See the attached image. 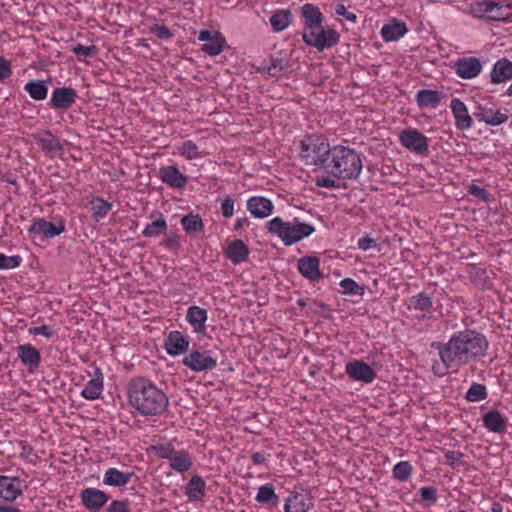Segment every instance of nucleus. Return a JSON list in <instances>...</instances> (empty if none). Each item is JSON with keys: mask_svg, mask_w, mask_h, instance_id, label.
I'll return each mask as SVG.
<instances>
[{"mask_svg": "<svg viewBox=\"0 0 512 512\" xmlns=\"http://www.w3.org/2000/svg\"><path fill=\"white\" fill-rule=\"evenodd\" d=\"M432 347L439 353L441 363L436 362L432 370L436 376H445L449 369L458 368L485 355L488 349L486 337L474 330L466 329L455 333L448 342H433Z\"/></svg>", "mask_w": 512, "mask_h": 512, "instance_id": "nucleus-1", "label": "nucleus"}, {"mask_svg": "<svg viewBox=\"0 0 512 512\" xmlns=\"http://www.w3.org/2000/svg\"><path fill=\"white\" fill-rule=\"evenodd\" d=\"M130 404L143 415H159L168 404V397L153 383L145 378H135L129 385Z\"/></svg>", "mask_w": 512, "mask_h": 512, "instance_id": "nucleus-2", "label": "nucleus"}, {"mask_svg": "<svg viewBox=\"0 0 512 512\" xmlns=\"http://www.w3.org/2000/svg\"><path fill=\"white\" fill-rule=\"evenodd\" d=\"M330 175L342 179H356L362 170V160L360 155L353 149L344 146H334L331 148L328 159L324 167Z\"/></svg>", "mask_w": 512, "mask_h": 512, "instance_id": "nucleus-3", "label": "nucleus"}, {"mask_svg": "<svg viewBox=\"0 0 512 512\" xmlns=\"http://www.w3.org/2000/svg\"><path fill=\"white\" fill-rule=\"evenodd\" d=\"M330 152L329 144L319 136L312 135L301 142L300 155L306 160L307 164L323 168Z\"/></svg>", "mask_w": 512, "mask_h": 512, "instance_id": "nucleus-4", "label": "nucleus"}, {"mask_svg": "<svg viewBox=\"0 0 512 512\" xmlns=\"http://www.w3.org/2000/svg\"><path fill=\"white\" fill-rule=\"evenodd\" d=\"M303 41L321 52L336 45L339 41V34L333 28L325 29L321 23L316 27L305 29Z\"/></svg>", "mask_w": 512, "mask_h": 512, "instance_id": "nucleus-5", "label": "nucleus"}, {"mask_svg": "<svg viewBox=\"0 0 512 512\" xmlns=\"http://www.w3.org/2000/svg\"><path fill=\"white\" fill-rule=\"evenodd\" d=\"M183 365L195 372L213 370L217 361L207 352L192 351L182 360Z\"/></svg>", "mask_w": 512, "mask_h": 512, "instance_id": "nucleus-6", "label": "nucleus"}, {"mask_svg": "<svg viewBox=\"0 0 512 512\" xmlns=\"http://www.w3.org/2000/svg\"><path fill=\"white\" fill-rule=\"evenodd\" d=\"M476 12L479 13L480 17H486L493 21H505L510 17L509 6H503L491 0L477 3Z\"/></svg>", "mask_w": 512, "mask_h": 512, "instance_id": "nucleus-7", "label": "nucleus"}, {"mask_svg": "<svg viewBox=\"0 0 512 512\" xmlns=\"http://www.w3.org/2000/svg\"><path fill=\"white\" fill-rule=\"evenodd\" d=\"M198 39L205 42L201 50L210 56L219 55L226 45L225 37L220 32L211 33L209 30H201Z\"/></svg>", "mask_w": 512, "mask_h": 512, "instance_id": "nucleus-8", "label": "nucleus"}, {"mask_svg": "<svg viewBox=\"0 0 512 512\" xmlns=\"http://www.w3.org/2000/svg\"><path fill=\"white\" fill-rule=\"evenodd\" d=\"M401 144L416 153H423L428 150V139L416 129H406L400 133Z\"/></svg>", "mask_w": 512, "mask_h": 512, "instance_id": "nucleus-9", "label": "nucleus"}, {"mask_svg": "<svg viewBox=\"0 0 512 512\" xmlns=\"http://www.w3.org/2000/svg\"><path fill=\"white\" fill-rule=\"evenodd\" d=\"M80 498L83 505L92 512L100 510L108 501L109 496L97 488H86L81 491Z\"/></svg>", "mask_w": 512, "mask_h": 512, "instance_id": "nucleus-10", "label": "nucleus"}, {"mask_svg": "<svg viewBox=\"0 0 512 512\" xmlns=\"http://www.w3.org/2000/svg\"><path fill=\"white\" fill-rule=\"evenodd\" d=\"M346 373L350 378L365 383L372 382L375 377V371L365 362L355 360L346 364Z\"/></svg>", "mask_w": 512, "mask_h": 512, "instance_id": "nucleus-11", "label": "nucleus"}, {"mask_svg": "<svg viewBox=\"0 0 512 512\" xmlns=\"http://www.w3.org/2000/svg\"><path fill=\"white\" fill-rule=\"evenodd\" d=\"M65 230L63 223L58 225L46 221L43 218H38L32 222L29 227V232L34 236H43L45 238H52L60 235Z\"/></svg>", "mask_w": 512, "mask_h": 512, "instance_id": "nucleus-12", "label": "nucleus"}, {"mask_svg": "<svg viewBox=\"0 0 512 512\" xmlns=\"http://www.w3.org/2000/svg\"><path fill=\"white\" fill-rule=\"evenodd\" d=\"M77 93L70 87H57L52 93L50 106L55 109H68L76 101Z\"/></svg>", "mask_w": 512, "mask_h": 512, "instance_id": "nucleus-13", "label": "nucleus"}, {"mask_svg": "<svg viewBox=\"0 0 512 512\" xmlns=\"http://www.w3.org/2000/svg\"><path fill=\"white\" fill-rule=\"evenodd\" d=\"M21 494V480L18 477L0 475V498L6 501H14Z\"/></svg>", "mask_w": 512, "mask_h": 512, "instance_id": "nucleus-14", "label": "nucleus"}, {"mask_svg": "<svg viewBox=\"0 0 512 512\" xmlns=\"http://www.w3.org/2000/svg\"><path fill=\"white\" fill-rule=\"evenodd\" d=\"M313 505L309 492L302 490L289 497L284 505L285 512H307Z\"/></svg>", "mask_w": 512, "mask_h": 512, "instance_id": "nucleus-15", "label": "nucleus"}, {"mask_svg": "<svg viewBox=\"0 0 512 512\" xmlns=\"http://www.w3.org/2000/svg\"><path fill=\"white\" fill-rule=\"evenodd\" d=\"M481 69L482 65L476 57L461 58L455 63L456 74L463 79L476 77Z\"/></svg>", "mask_w": 512, "mask_h": 512, "instance_id": "nucleus-16", "label": "nucleus"}, {"mask_svg": "<svg viewBox=\"0 0 512 512\" xmlns=\"http://www.w3.org/2000/svg\"><path fill=\"white\" fill-rule=\"evenodd\" d=\"M189 348V339L180 331H171L165 340V349L171 356L181 355L187 352Z\"/></svg>", "mask_w": 512, "mask_h": 512, "instance_id": "nucleus-17", "label": "nucleus"}, {"mask_svg": "<svg viewBox=\"0 0 512 512\" xmlns=\"http://www.w3.org/2000/svg\"><path fill=\"white\" fill-rule=\"evenodd\" d=\"M272 202L261 196H253L247 201V209L257 218H266L273 212Z\"/></svg>", "mask_w": 512, "mask_h": 512, "instance_id": "nucleus-18", "label": "nucleus"}, {"mask_svg": "<svg viewBox=\"0 0 512 512\" xmlns=\"http://www.w3.org/2000/svg\"><path fill=\"white\" fill-rule=\"evenodd\" d=\"M320 262L317 257L304 256L298 260V270L307 279L311 281L319 280L322 276Z\"/></svg>", "mask_w": 512, "mask_h": 512, "instance_id": "nucleus-19", "label": "nucleus"}, {"mask_svg": "<svg viewBox=\"0 0 512 512\" xmlns=\"http://www.w3.org/2000/svg\"><path fill=\"white\" fill-rule=\"evenodd\" d=\"M450 107L455 117L457 128L464 130L472 126V118L468 114L467 107L463 101L453 98Z\"/></svg>", "mask_w": 512, "mask_h": 512, "instance_id": "nucleus-20", "label": "nucleus"}, {"mask_svg": "<svg viewBox=\"0 0 512 512\" xmlns=\"http://www.w3.org/2000/svg\"><path fill=\"white\" fill-rule=\"evenodd\" d=\"M294 220L292 222H284L280 217H275L267 223V230L270 234L278 236L286 246L288 245V237L292 235Z\"/></svg>", "mask_w": 512, "mask_h": 512, "instance_id": "nucleus-21", "label": "nucleus"}, {"mask_svg": "<svg viewBox=\"0 0 512 512\" xmlns=\"http://www.w3.org/2000/svg\"><path fill=\"white\" fill-rule=\"evenodd\" d=\"M134 476L132 472H122L116 468H109L103 476V483L107 486L123 487Z\"/></svg>", "mask_w": 512, "mask_h": 512, "instance_id": "nucleus-22", "label": "nucleus"}, {"mask_svg": "<svg viewBox=\"0 0 512 512\" xmlns=\"http://www.w3.org/2000/svg\"><path fill=\"white\" fill-rule=\"evenodd\" d=\"M163 182L174 188H182L187 183V178L174 166H166L160 169Z\"/></svg>", "mask_w": 512, "mask_h": 512, "instance_id": "nucleus-23", "label": "nucleus"}, {"mask_svg": "<svg viewBox=\"0 0 512 512\" xmlns=\"http://www.w3.org/2000/svg\"><path fill=\"white\" fill-rule=\"evenodd\" d=\"M186 318L196 333L204 332L207 320V311L204 308L198 306L189 307Z\"/></svg>", "mask_w": 512, "mask_h": 512, "instance_id": "nucleus-24", "label": "nucleus"}, {"mask_svg": "<svg viewBox=\"0 0 512 512\" xmlns=\"http://www.w3.org/2000/svg\"><path fill=\"white\" fill-rule=\"evenodd\" d=\"M18 356L22 363L30 369L37 368L41 361L39 351L30 344L20 345L18 347Z\"/></svg>", "mask_w": 512, "mask_h": 512, "instance_id": "nucleus-25", "label": "nucleus"}, {"mask_svg": "<svg viewBox=\"0 0 512 512\" xmlns=\"http://www.w3.org/2000/svg\"><path fill=\"white\" fill-rule=\"evenodd\" d=\"M512 78V62L502 59L494 64L491 72V82L498 84Z\"/></svg>", "mask_w": 512, "mask_h": 512, "instance_id": "nucleus-26", "label": "nucleus"}, {"mask_svg": "<svg viewBox=\"0 0 512 512\" xmlns=\"http://www.w3.org/2000/svg\"><path fill=\"white\" fill-rule=\"evenodd\" d=\"M226 255L233 263H241L247 260L249 249L242 240H234L229 243Z\"/></svg>", "mask_w": 512, "mask_h": 512, "instance_id": "nucleus-27", "label": "nucleus"}, {"mask_svg": "<svg viewBox=\"0 0 512 512\" xmlns=\"http://www.w3.org/2000/svg\"><path fill=\"white\" fill-rule=\"evenodd\" d=\"M315 231V228L307 223L300 222L297 218L294 219L293 232L291 236H286L288 239V245L291 246L305 237L310 236Z\"/></svg>", "mask_w": 512, "mask_h": 512, "instance_id": "nucleus-28", "label": "nucleus"}, {"mask_svg": "<svg viewBox=\"0 0 512 512\" xmlns=\"http://www.w3.org/2000/svg\"><path fill=\"white\" fill-rule=\"evenodd\" d=\"M189 500H201L205 494V482L200 476H193L185 487Z\"/></svg>", "mask_w": 512, "mask_h": 512, "instance_id": "nucleus-29", "label": "nucleus"}, {"mask_svg": "<svg viewBox=\"0 0 512 512\" xmlns=\"http://www.w3.org/2000/svg\"><path fill=\"white\" fill-rule=\"evenodd\" d=\"M407 32V27L404 22L395 21L391 24H386L381 29L382 38L385 41H396Z\"/></svg>", "mask_w": 512, "mask_h": 512, "instance_id": "nucleus-30", "label": "nucleus"}, {"mask_svg": "<svg viewBox=\"0 0 512 512\" xmlns=\"http://www.w3.org/2000/svg\"><path fill=\"white\" fill-rule=\"evenodd\" d=\"M442 93L437 90L422 89L417 93V103L420 107H437L442 99Z\"/></svg>", "mask_w": 512, "mask_h": 512, "instance_id": "nucleus-31", "label": "nucleus"}, {"mask_svg": "<svg viewBox=\"0 0 512 512\" xmlns=\"http://www.w3.org/2000/svg\"><path fill=\"white\" fill-rule=\"evenodd\" d=\"M35 139L37 144L45 151L58 152L62 150V145L59 139L49 131L35 136Z\"/></svg>", "mask_w": 512, "mask_h": 512, "instance_id": "nucleus-32", "label": "nucleus"}, {"mask_svg": "<svg viewBox=\"0 0 512 512\" xmlns=\"http://www.w3.org/2000/svg\"><path fill=\"white\" fill-rule=\"evenodd\" d=\"M302 14L305 18V29L316 27L323 21L322 13L315 5L305 4L302 7Z\"/></svg>", "mask_w": 512, "mask_h": 512, "instance_id": "nucleus-33", "label": "nucleus"}, {"mask_svg": "<svg viewBox=\"0 0 512 512\" xmlns=\"http://www.w3.org/2000/svg\"><path fill=\"white\" fill-rule=\"evenodd\" d=\"M24 90L29 94V96L33 100L36 101L46 99L48 94V87L42 80H31L27 82L24 86Z\"/></svg>", "mask_w": 512, "mask_h": 512, "instance_id": "nucleus-34", "label": "nucleus"}, {"mask_svg": "<svg viewBox=\"0 0 512 512\" xmlns=\"http://www.w3.org/2000/svg\"><path fill=\"white\" fill-rule=\"evenodd\" d=\"M475 116L479 121H483L488 125L497 126L502 123H505L508 119V116L500 111L494 112L491 109H482L480 112L475 113Z\"/></svg>", "mask_w": 512, "mask_h": 512, "instance_id": "nucleus-35", "label": "nucleus"}, {"mask_svg": "<svg viewBox=\"0 0 512 512\" xmlns=\"http://www.w3.org/2000/svg\"><path fill=\"white\" fill-rule=\"evenodd\" d=\"M292 20L290 10H278L270 18V24L274 32H281L286 29Z\"/></svg>", "mask_w": 512, "mask_h": 512, "instance_id": "nucleus-36", "label": "nucleus"}, {"mask_svg": "<svg viewBox=\"0 0 512 512\" xmlns=\"http://www.w3.org/2000/svg\"><path fill=\"white\" fill-rule=\"evenodd\" d=\"M291 68L290 58L286 55L272 58L270 65L265 68L270 76H277Z\"/></svg>", "mask_w": 512, "mask_h": 512, "instance_id": "nucleus-37", "label": "nucleus"}, {"mask_svg": "<svg viewBox=\"0 0 512 512\" xmlns=\"http://www.w3.org/2000/svg\"><path fill=\"white\" fill-rule=\"evenodd\" d=\"M485 427L492 432H502L505 429V421L501 413L493 410L484 416Z\"/></svg>", "mask_w": 512, "mask_h": 512, "instance_id": "nucleus-38", "label": "nucleus"}, {"mask_svg": "<svg viewBox=\"0 0 512 512\" xmlns=\"http://www.w3.org/2000/svg\"><path fill=\"white\" fill-rule=\"evenodd\" d=\"M103 390V381L102 377H95L88 381L85 385L84 389L81 392V395L87 400H95L97 399Z\"/></svg>", "mask_w": 512, "mask_h": 512, "instance_id": "nucleus-39", "label": "nucleus"}, {"mask_svg": "<svg viewBox=\"0 0 512 512\" xmlns=\"http://www.w3.org/2000/svg\"><path fill=\"white\" fill-rule=\"evenodd\" d=\"M170 466L175 471L185 472L191 468L192 461L187 452H175L170 460Z\"/></svg>", "mask_w": 512, "mask_h": 512, "instance_id": "nucleus-40", "label": "nucleus"}, {"mask_svg": "<svg viewBox=\"0 0 512 512\" xmlns=\"http://www.w3.org/2000/svg\"><path fill=\"white\" fill-rule=\"evenodd\" d=\"M256 501L259 503H271L272 505H277L279 497L275 494L272 484H265L259 488L256 495Z\"/></svg>", "mask_w": 512, "mask_h": 512, "instance_id": "nucleus-41", "label": "nucleus"}, {"mask_svg": "<svg viewBox=\"0 0 512 512\" xmlns=\"http://www.w3.org/2000/svg\"><path fill=\"white\" fill-rule=\"evenodd\" d=\"M167 230V223L166 220L161 215L160 218H158L155 221H152L150 224H147L145 229L143 230V235L145 237H157L160 234H164Z\"/></svg>", "mask_w": 512, "mask_h": 512, "instance_id": "nucleus-42", "label": "nucleus"}, {"mask_svg": "<svg viewBox=\"0 0 512 512\" xmlns=\"http://www.w3.org/2000/svg\"><path fill=\"white\" fill-rule=\"evenodd\" d=\"M181 224L187 233H196L202 231L204 224L199 215H186L182 217Z\"/></svg>", "mask_w": 512, "mask_h": 512, "instance_id": "nucleus-43", "label": "nucleus"}, {"mask_svg": "<svg viewBox=\"0 0 512 512\" xmlns=\"http://www.w3.org/2000/svg\"><path fill=\"white\" fill-rule=\"evenodd\" d=\"M340 287L342 289V293L346 295H359L362 296L364 294L365 288L364 286H360L351 278H345L340 282Z\"/></svg>", "mask_w": 512, "mask_h": 512, "instance_id": "nucleus-44", "label": "nucleus"}, {"mask_svg": "<svg viewBox=\"0 0 512 512\" xmlns=\"http://www.w3.org/2000/svg\"><path fill=\"white\" fill-rule=\"evenodd\" d=\"M412 473V466L408 461H401L393 468V476L399 481H406Z\"/></svg>", "mask_w": 512, "mask_h": 512, "instance_id": "nucleus-45", "label": "nucleus"}, {"mask_svg": "<svg viewBox=\"0 0 512 512\" xmlns=\"http://www.w3.org/2000/svg\"><path fill=\"white\" fill-rule=\"evenodd\" d=\"M487 397V391L484 385L474 383L466 393V399L471 402L484 400Z\"/></svg>", "mask_w": 512, "mask_h": 512, "instance_id": "nucleus-46", "label": "nucleus"}, {"mask_svg": "<svg viewBox=\"0 0 512 512\" xmlns=\"http://www.w3.org/2000/svg\"><path fill=\"white\" fill-rule=\"evenodd\" d=\"M91 204L93 214L96 218H103L111 209V204L100 198L94 199Z\"/></svg>", "mask_w": 512, "mask_h": 512, "instance_id": "nucleus-47", "label": "nucleus"}, {"mask_svg": "<svg viewBox=\"0 0 512 512\" xmlns=\"http://www.w3.org/2000/svg\"><path fill=\"white\" fill-rule=\"evenodd\" d=\"M415 309L426 311L432 307L431 298L425 293H419L411 299Z\"/></svg>", "mask_w": 512, "mask_h": 512, "instance_id": "nucleus-48", "label": "nucleus"}, {"mask_svg": "<svg viewBox=\"0 0 512 512\" xmlns=\"http://www.w3.org/2000/svg\"><path fill=\"white\" fill-rule=\"evenodd\" d=\"M180 153L182 156L189 160L198 158L200 156L197 145L190 140L182 143L180 147Z\"/></svg>", "mask_w": 512, "mask_h": 512, "instance_id": "nucleus-49", "label": "nucleus"}, {"mask_svg": "<svg viewBox=\"0 0 512 512\" xmlns=\"http://www.w3.org/2000/svg\"><path fill=\"white\" fill-rule=\"evenodd\" d=\"M21 257L16 256H6L0 253V269H13L20 265Z\"/></svg>", "mask_w": 512, "mask_h": 512, "instance_id": "nucleus-50", "label": "nucleus"}, {"mask_svg": "<svg viewBox=\"0 0 512 512\" xmlns=\"http://www.w3.org/2000/svg\"><path fill=\"white\" fill-rule=\"evenodd\" d=\"M464 454L460 451H447L445 453L446 464L456 467L464 465Z\"/></svg>", "mask_w": 512, "mask_h": 512, "instance_id": "nucleus-51", "label": "nucleus"}, {"mask_svg": "<svg viewBox=\"0 0 512 512\" xmlns=\"http://www.w3.org/2000/svg\"><path fill=\"white\" fill-rule=\"evenodd\" d=\"M29 333L32 335H42L46 338H51L55 335V329H53L50 325H41L36 327H31L29 329Z\"/></svg>", "mask_w": 512, "mask_h": 512, "instance_id": "nucleus-52", "label": "nucleus"}, {"mask_svg": "<svg viewBox=\"0 0 512 512\" xmlns=\"http://www.w3.org/2000/svg\"><path fill=\"white\" fill-rule=\"evenodd\" d=\"M422 500L435 503L437 501V490L434 487L426 486L419 490Z\"/></svg>", "mask_w": 512, "mask_h": 512, "instance_id": "nucleus-53", "label": "nucleus"}, {"mask_svg": "<svg viewBox=\"0 0 512 512\" xmlns=\"http://www.w3.org/2000/svg\"><path fill=\"white\" fill-rule=\"evenodd\" d=\"M12 74L11 62L0 56V82L9 78Z\"/></svg>", "mask_w": 512, "mask_h": 512, "instance_id": "nucleus-54", "label": "nucleus"}, {"mask_svg": "<svg viewBox=\"0 0 512 512\" xmlns=\"http://www.w3.org/2000/svg\"><path fill=\"white\" fill-rule=\"evenodd\" d=\"M96 51H97V48L94 45L84 46V45L78 44L73 47V52L77 56H83V57L93 56L96 53Z\"/></svg>", "mask_w": 512, "mask_h": 512, "instance_id": "nucleus-55", "label": "nucleus"}, {"mask_svg": "<svg viewBox=\"0 0 512 512\" xmlns=\"http://www.w3.org/2000/svg\"><path fill=\"white\" fill-rule=\"evenodd\" d=\"M315 184L318 187L324 188H340V183L330 176L317 177L315 179Z\"/></svg>", "mask_w": 512, "mask_h": 512, "instance_id": "nucleus-56", "label": "nucleus"}, {"mask_svg": "<svg viewBox=\"0 0 512 512\" xmlns=\"http://www.w3.org/2000/svg\"><path fill=\"white\" fill-rule=\"evenodd\" d=\"M468 193L470 195H473L474 197L478 198L479 200H482V201L488 200V192L486 191L485 188H482L478 185H475V184L469 185Z\"/></svg>", "mask_w": 512, "mask_h": 512, "instance_id": "nucleus-57", "label": "nucleus"}, {"mask_svg": "<svg viewBox=\"0 0 512 512\" xmlns=\"http://www.w3.org/2000/svg\"><path fill=\"white\" fill-rule=\"evenodd\" d=\"M108 512H131L128 502L124 500H114L107 508Z\"/></svg>", "mask_w": 512, "mask_h": 512, "instance_id": "nucleus-58", "label": "nucleus"}, {"mask_svg": "<svg viewBox=\"0 0 512 512\" xmlns=\"http://www.w3.org/2000/svg\"><path fill=\"white\" fill-rule=\"evenodd\" d=\"M221 211L224 217L230 218L234 213V200L226 197L221 204Z\"/></svg>", "mask_w": 512, "mask_h": 512, "instance_id": "nucleus-59", "label": "nucleus"}, {"mask_svg": "<svg viewBox=\"0 0 512 512\" xmlns=\"http://www.w3.org/2000/svg\"><path fill=\"white\" fill-rule=\"evenodd\" d=\"M335 12L337 15L343 16L352 23H355L357 20V16L354 13L347 11L346 7L343 4H338L336 6Z\"/></svg>", "mask_w": 512, "mask_h": 512, "instance_id": "nucleus-60", "label": "nucleus"}, {"mask_svg": "<svg viewBox=\"0 0 512 512\" xmlns=\"http://www.w3.org/2000/svg\"><path fill=\"white\" fill-rule=\"evenodd\" d=\"M154 34L161 39H168L172 36V33L168 27L165 25H157L153 29Z\"/></svg>", "mask_w": 512, "mask_h": 512, "instance_id": "nucleus-61", "label": "nucleus"}, {"mask_svg": "<svg viewBox=\"0 0 512 512\" xmlns=\"http://www.w3.org/2000/svg\"><path fill=\"white\" fill-rule=\"evenodd\" d=\"M157 450L160 457L168 458L169 460H171L175 453L173 448L170 446H160Z\"/></svg>", "mask_w": 512, "mask_h": 512, "instance_id": "nucleus-62", "label": "nucleus"}, {"mask_svg": "<svg viewBox=\"0 0 512 512\" xmlns=\"http://www.w3.org/2000/svg\"><path fill=\"white\" fill-rule=\"evenodd\" d=\"M373 244H375V241L369 236H365L358 240V247L362 250L370 249Z\"/></svg>", "mask_w": 512, "mask_h": 512, "instance_id": "nucleus-63", "label": "nucleus"}, {"mask_svg": "<svg viewBox=\"0 0 512 512\" xmlns=\"http://www.w3.org/2000/svg\"><path fill=\"white\" fill-rule=\"evenodd\" d=\"M252 461L254 464H262L265 461V456L260 452L253 453Z\"/></svg>", "mask_w": 512, "mask_h": 512, "instance_id": "nucleus-64", "label": "nucleus"}]
</instances>
